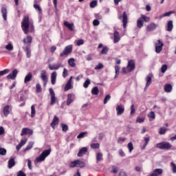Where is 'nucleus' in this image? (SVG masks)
<instances>
[{"label":"nucleus","mask_w":176,"mask_h":176,"mask_svg":"<svg viewBox=\"0 0 176 176\" xmlns=\"http://www.w3.org/2000/svg\"><path fill=\"white\" fill-rule=\"evenodd\" d=\"M127 146H128L129 153H131V152H133V150L134 149V146H133V143L129 142Z\"/></svg>","instance_id":"49530a36"},{"label":"nucleus","mask_w":176,"mask_h":176,"mask_svg":"<svg viewBox=\"0 0 176 176\" xmlns=\"http://www.w3.org/2000/svg\"><path fill=\"white\" fill-rule=\"evenodd\" d=\"M148 118H151V119H155L156 118V116L155 115V112L151 111L149 114H148Z\"/></svg>","instance_id":"338daca9"},{"label":"nucleus","mask_w":176,"mask_h":176,"mask_svg":"<svg viewBox=\"0 0 176 176\" xmlns=\"http://www.w3.org/2000/svg\"><path fill=\"white\" fill-rule=\"evenodd\" d=\"M36 91L37 93H42V87H41V84H36Z\"/></svg>","instance_id":"09e8293b"},{"label":"nucleus","mask_w":176,"mask_h":176,"mask_svg":"<svg viewBox=\"0 0 176 176\" xmlns=\"http://www.w3.org/2000/svg\"><path fill=\"white\" fill-rule=\"evenodd\" d=\"M120 71V67L118 65L115 66V79L118 78V76L119 75V72Z\"/></svg>","instance_id":"a19ab883"},{"label":"nucleus","mask_w":176,"mask_h":176,"mask_svg":"<svg viewBox=\"0 0 176 176\" xmlns=\"http://www.w3.org/2000/svg\"><path fill=\"white\" fill-rule=\"evenodd\" d=\"M144 144L142 146V149H145V148H146V145H148L150 139L149 138H144Z\"/></svg>","instance_id":"37998d69"},{"label":"nucleus","mask_w":176,"mask_h":176,"mask_svg":"<svg viewBox=\"0 0 176 176\" xmlns=\"http://www.w3.org/2000/svg\"><path fill=\"white\" fill-rule=\"evenodd\" d=\"M62 130L63 131L65 132L68 131V125L65 124H61Z\"/></svg>","instance_id":"052dcab7"},{"label":"nucleus","mask_w":176,"mask_h":176,"mask_svg":"<svg viewBox=\"0 0 176 176\" xmlns=\"http://www.w3.org/2000/svg\"><path fill=\"white\" fill-rule=\"evenodd\" d=\"M156 28H157V25L155 23H152L146 27V31L151 32L153 31V30H156Z\"/></svg>","instance_id":"aec40b11"},{"label":"nucleus","mask_w":176,"mask_h":176,"mask_svg":"<svg viewBox=\"0 0 176 176\" xmlns=\"http://www.w3.org/2000/svg\"><path fill=\"white\" fill-rule=\"evenodd\" d=\"M140 17L143 21H145V23H149L151 21V18H149V16H145L144 14H141Z\"/></svg>","instance_id":"58836bf2"},{"label":"nucleus","mask_w":176,"mask_h":176,"mask_svg":"<svg viewBox=\"0 0 176 176\" xmlns=\"http://www.w3.org/2000/svg\"><path fill=\"white\" fill-rule=\"evenodd\" d=\"M71 53H72V45H69L65 47L63 52L60 54V57L69 56Z\"/></svg>","instance_id":"39448f33"},{"label":"nucleus","mask_w":176,"mask_h":176,"mask_svg":"<svg viewBox=\"0 0 176 176\" xmlns=\"http://www.w3.org/2000/svg\"><path fill=\"white\" fill-rule=\"evenodd\" d=\"M18 72L17 69L13 70L12 73H10L7 76V79H16Z\"/></svg>","instance_id":"412c9836"},{"label":"nucleus","mask_w":176,"mask_h":176,"mask_svg":"<svg viewBox=\"0 0 176 176\" xmlns=\"http://www.w3.org/2000/svg\"><path fill=\"white\" fill-rule=\"evenodd\" d=\"M109 100H111V95L108 94L105 96L103 103L107 104Z\"/></svg>","instance_id":"4d7b16f0"},{"label":"nucleus","mask_w":176,"mask_h":176,"mask_svg":"<svg viewBox=\"0 0 176 176\" xmlns=\"http://www.w3.org/2000/svg\"><path fill=\"white\" fill-rule=\"evenodd\" d=\"M6 150L3 148H1L0 146V155H1V156H5V155H6Z\"/></svg>","instance_id":"13d9d810"},{"label":"nucleus","mask_w":176,"mask_h":176,"mask_svg":"<svg viewBox=\"0 0 176 176\" xmlns=\"http://www.w3.org/2000/svg\"><path fill=\"white\" fill-rule=\"evenodd\" d=\"M34 146V142H30L26 148L24 150V152H27V151H30Z\"/></svg>","instance_id":"ea45409f"},{"label":"nucleus","mask_w":176,"mask_h":176,"mask_svg":"<svg viewBox=\"0 0 176 176\" xmlns=\"http://www.w3.org/2000/svg\"><path fill=\"white\" fill-rule=\"evenodd\" d=\"M1 16L5 21L8 20V9L6 7L1 8Z\"/></svg>","instance_id":"f3484780"},{"label":"nucleus","mask_w":176,"mask_h":176,"mask_svg":"<svg viewBox=\"0 0 176 176\" xmlns=\"http://www.w3.org/2000/svg\"><path fill=\"white\" fill-rule=\"evenodd\" d=\"M86 166V164L83 161H80L79 160H76L73 162H72L69 164V167L72 168H74L75 167H80L81 168L85 167Z\"/></svg>","instance_id":"20e7f679"},{"label":"nucleus","mask_w":176,"mask_h":176,"mask_svg":"<svg viewBox=\"0 0 176 176\" xmlns=\"http://www.w3.org/2000/svg\"><path fill=\"white\" fill-rule=\"evenodd\" d=\"M58 117L57 116H54V119L52 120V122H51V126L52 129H54V127H56V126H57V124H58Z\"/></svg>","instance_id":"cd10ccee"},{"label":"nucleus","mask_w":176,"mask_h":176,"mask_svg":"<svg viewBox=\"0 0 176 176\" xmlns=\"http://www.w3.org/2000/svg\"><path fill=\"white\" fill-rule=\"evenodd\" d=\"M98 93H100V90H98V87H94L92 89H91V94L94 96H98Z\"/></svg>","instance_id":"4c0bfd02"},{"label":"nucleus","mask_w":176,"mask_h":176,"mask_svg":"<svg viewBox=\"0 0 176 176\" xmlns=\"http://www.w3.org/2000/svg\"><path fill=\"white\" fill-rule=\"evenodd\" d=\"M32 80V73H28L24 79V83L27 84Z\"/></svg>","instance_id":"c85d7f7f"},{"label":"nucleus","mask_w":176,"mask_h":176,"mask_svg":"<svg viewBox=\"0 0 176 176\" xmlns=\"http://www.w3.org/2000/svg\"><path fill=\"white\" fill-rule=\"evenodd\" d=\"M97 3H98L97 0H94L90 3L89 6L90 8H96V6H97Z\"/></svg>","instance_id":"5fc2aeb1"},{"label":"nucleus","mask_w":176,"mask_h":176,"mask_svg":"<svg viewBox=\"0 0 176 176\" xmlns=\"http://www.w3.org/2000/svg\"><path fill=\"white\" fill-rule=\"evenodd\" d=\"M75 100V95L72 94H67V105L69 106L72 102H74V100Z\"/></svg>","instance_id":"2eb2a0df"},{"label":"nucleus","mask_w":176,"mask_h":176,"mask_svg":"<svg viewBox=\"0 0 176 176\" xmlns=\"http://www.w3.org/2000/svg\"><path fill=\"white\" fill-rule=\"evenodd\" d=\"M21 28L25 35H28L29 32H34V24L30 23V18L28 16H25L23 19Z\"/></svg>","instance_id":"f257e3e1"},{"label":"nucleus","mask_w":176,"mask_h":176,"mask_svg":"<svg viewBox=\"0 0 176 176\" xmlns=\"http://www.w3.org/2000/svg\"><path fill=\"white\" fill-rule=\"evenodd\" d=\"M153 78V74H148L146 76V78H145L146 86L144 87V91H146V89H148L152 84V78Z\"/></svg>","instance_id":"423d86ee"},{"label":"nucleus","mask_w":176,"mask_h":176,"mask_svg":"<svg viewBox=\"0 0 176 176\" xmlns=\"http://www.w3.org/2000/svg\"><path fill=\"white\" fill-rule=\"evenodd\" d=\"M72 79L73 77L71 76L67 82L66 83L65 87V91H68V90H71V89H72Z\"/></svg>","instance_id":"dca6fc26"},{"label":"nucleus","mask_w":176,"mask_h":176,"mask_svg":"<svg viewBox=\"0 0 176 176\" xmlns=\"http://www.w3.org/2000/svg\"><path fill=\"white\" fill-rule=\"evenodd\" d=\"M102 68H104V65H102V63H98L94 68V69H96V71L98 70V69H102Z\"/></svg>","instance_id":"3c124183"},{"label":"nucleus","mask_w":176,"mask_h":176,"mask_svg":"<svg viewBox=\"0 0 176 176\" xmlns=\"http://www.w3.org/2000/svg\"><path fill=\"white\" fill-rule=\"evenodd\" d=\"M64 26L67 27V28H68V30H69L70 31H74V23H68V21H65Z\"/></svg>","instance_id":"bb28decb"},{"label":"nucleus","mask_w":176,"mask_h":176,"mask_svg":"<svg viewBox=\"0 0 176 176\" xmlns=\"http://www.w3.org/2000/svg\"><path fill=\"white\" fill-rule=\"evenodd\" d=\"M23 45H26V46H31V43H32V36H27L26 38H24L23 39Z\"/></svg>","instance_id":"ddd939ff"},{"label":"nucleus","mask_w":176,"mask_h":176,"mask_svg":"<svg viewBox=\"0 0 176 176\" xmlns=\"http://www.w3.org/2000/svg\"><path fill=\"white\" fill-rule=\"evenodd\" d=\"M164 89L166 93H171V91L173 90V86L171 84H166L164 85Z\"/></svg>","instance_id":"c756f323"},{"label":"nucleus","mask_w":176,"mask_h":176,"mask_svg":"<svg viewBox=\"0 0 176 176\" xmlns=\"http://www.w3.org/2000/svg\"><path fill=\"white\" fill-rule=\"evenodd\" d=\"M15 164L16 162H14V159H10V160L8 161V168H12V167H14Z\"/></svg>","instance_id":"f704fd0d"},{"label":"nucleus","mask_w":176,"mask_h":176,"mask_svg":"<svg viewBox=\"0 0 176 176\" xmlns=\"http://www.w3.org/2000/svg\"><path fill=\"white\" fill-rule=\"evenodd\" d=\"M32 129H30L28 128L22 129L21 135H32Z\"/></svg>","instance_id":"4468645a"},{"label":"nucleus","mask_w":176,"mask_h":176,"mask_svg":"<svg viewBox=\"0 0 176 176\" xmlns=\"http://www.w3.org/2000/svg\"><path fill=\"white\" fill-rule=\"evenodd\" d=\"M113 43H118L119 41H120V35H119V32L118 31H114L113 33Z\"/></svg>","instance_id":"4be33fe9"},{"label":"nucleus","mask_w":176,"mask_h":176,"mask_svg":"<svg viewBox=\"0 0 176 176\" xmlns=\"http://www.w3.org/2000/svg\"><path fill=\"white\" fill-rule=\"evenodd\" d=\"M36 111L35 110V104L31 106V118H35Z\"/></svg>","instance_id":"e433bc0d"},{"label":"nucleus","mask_w":176,"mask_h":176,"mask_svg":"<svg viewBox=\"0 0 176 176\" xmlns=\"http://www.w3.org/2000/svg\"><path fill=\"white\" fill-rule=\"evenodd\" d=\"M49 91L51 96L50 105H54V104H56V101H57V98H56V94L54 93L53 88H50Z\"/></svg>","instance_id":"6e6552de"},{"label":"nucleus","mask_w":176,"mask_h":176,"mask_svg":"<svg viewBox=\"0 0 176 176\" xmlns=\"http://www.w3.org/2000/svg\"><path fill=\"white\" fill-rule=\"evenodd\" d=\"M34 9H36V10H38L39 13H42V8H41V6H39V5H38V4H34Z\"/></svg>","instance_id":"680f3d73"},{"label":"nucleus","mask_w":176,"mask_h":176,"mask_svg":"<svg viewBox=\"0 0 176 176\" xmlns=\"http://www.w3.org/2000/svg\"><path fill=\"white\" fill-rule=\"evenodd\" d=\"M170 165L172 166V171L173 173H174L175 174L176 173V164L174 162H171Z\"/></svg>","instance_id":"e2e57ef3"},{"label":"nucleus","mask_w":176,"mask_h":176,"mask_svg":"<svg viewBox=\"0 0 176 176\" xmlns=\"http://www.w3.org/2000/svg\"><path fill=\"white\" fill-rule=\"evenodd\" d=\"M135 68V63L134 60H129L128 65L126 66V69L128 72H131V71H134Z\"/></svg>","instance_id":"9b49d317"},{"label":"nucleus","mask_w":176,"mask_h":176,"mask_svg":"<svg viewBox=\"0 0 176 176\" xmlns=\"http://www.w3.org/2000/svg\"><path fill=\"white\" fill-rule=\"evenodd\" d=\"M134 113H135V108H134V104H131L130 116H134Z\"/></svg>","instance_id":"6e6d98bb"},{"label":"nucleus","mask_w":176,"mask_h":176,"mask_svg":"<svg viewBox=\"0 0 176 176\" xmlns=\"http://www.w3.org/2000/svg\"><path fill=\"white\" fill-rule=\"evenodd\" d=\"M175 14V11L171 10V11L165 12V13L164 14V17H167V16H171V14Z\"/></svg>","instance_id":"603ef678"},{"label":"nucleus","mask_w":176,"mask_h":176,"mask_svg":"<svg viewBox=\"0 0 176 176\" xmlns=\"http://www.w3.org/2000/svg\"><path fill=\"white\" fill-rule=\"evenodd\" d=\"M88 148L87 147H83L81 149L79 150L77 156L78 157H82V156H83V155H85V153H86V152H87Z\"/></svg>","instance_id":"b1692460"},{"label":"nucleus","mask_w":176,"mask_h":176,"mask_svg":"<svg viewBox=\"0 0 176 176\" xmlns=\"http://www.w3.org/2000/svg\"><path fill=\"white\" fill-rule=\"evenodd\" d=\"M57 79V72H54L51 74V83L52 85H56V80Z\"/></svg>","instance_id":"393cba45"},{"label":"nucleus","mask_w":176,"mask_h":176,"mask_svg":"<svg viewBox=\"0 0 176 176\" xmlns=\"http://www.w3.org/2000/svg\"><path fill=\"white\" fill-rule=\"evenodd\" d=\"M10 111H12V108H10V106L6 105L4 107L3 112L5 118H8L9 113H10Z\"/></svg>","instance_id":"a211bd4d"},{"label":"nucleus","mask_w":176,"mask_h":176,"mask_svg":"<svg viewBox=\"0 0 176 176\" xmlns=\"http://www.w3.org/2000/svg\"><path fill=\"white\" fill-rule=\"evenodd\" d=\"M166 131H167V129L164 127H162L160 129L159 134H160L161 135H163V134H166Z\"/></svg>","instance_id":"de8ad7c7"},{"label":"nucleus","mask_w":176,"mask_h":176,"mask_svg":"<svg viewBox=\"0 0 176 176\" xmlns=\"http://www.w3.org/2000/svg\"><path fill=\"white\" fill-rule=\"evenodd\" d=\"M122 23H123V28H126L127 27V13L126 12H123L122 16H119V20H122Z\"/></svg>","instance_id":"9d476101"},{"label":"nucleus","mask_w":176,"mask_h":176,"mask_svg":"<svg viewBox=\"0 0 176 176\" xmlns=\"http://www.w3.org/2000/svg\"><path fill=\"white\" fill-rule=\"evenodd\" d=\"M173 28H174L173 21H168L166 31H168V32H171V31H173Z\"/></svg>","instance_id":"7c9ffc66"},{"label":"nucleus","mask_w":176,"mask_h":176,"mask_svg":"<svg viewBox=\"0 0 176 176\" xmlns=\"http://www.w3.org/2000/svg\"><path fill=\"white\" fill-rule=\"evenodd\" d=\"M172 146H173L171 145V144H170V142H163L157 143L156 144V148H157L158 149H162L165 151H170Z\"/></svg>","instance_id":"7ed1b4c3"},{"label":"nucleus","mask_w":176,"mask_h":176,"mask_svg":"<svg viewBox=\"0 0 176 176\" xmlns=\"http://www.w3.org/2000/svg\"><path fill=\"white\" fill-rule=\"evenodd\" d=\"M109 50V48H108V47H107V46L103 47L100 52V54H107Z\"/></svg>","instance_id":"79ce46f5"},{"label":"nucleus","mask_w":176,"mask_h":176,"mask_svg":"<svg viewBox=\"0 0 176 176\" xmlns=\"http://www.w3.org/2000/svg\"><path fill=\"white\" fill-rule=\"evenodd\" d=\"M86 134H87V132H81L79 135H78L77 138H84Z\"/></svg>","instance_id":"0e129e2a"},{"label":"nucleus","mask_w":176,"mask_h":176,"mask_svg":"<svg viewBox=\"0 0 176 176\" xmlns=\"http://www.w3.org/2000/svg\"><path fill=\"white\" fill-rule=\"evenodd\" d=\"M109 171L112 174H118V171H119V168L116 166H112L109 168Z\"/></svg>","instance_id":"473e14b6"},{"label":"nucleus","mask_w":176,"mask_h":176,"mask_svg":"<svg viewBox=\"0 0 176 176\" xmlns=\"http://www.w3.org/2000/svg\"><path fill=\"white\" fill-rule=\"evenodd\" d=\"M167 71V65H163L161 67V72L164 74Z\"/></svg>","instance_id":"bf43d9fd"},{"label":"nucleus","mask_w":176,"mask_h":176,"mask_svg":"<svg viewBox=\"0 0 176 176\" xmlns=\"http://www.w3.org/2000/svg\"><path fill=\"white\" fill-rule=\"evenodd\" d=\"M137 27L138 28H142V27H144V21L142 17H140L137 20Z\"/></svg>","instance_id":"2f4dec72"},{"label":"nucleus","mask_w":176,"mask_h":176,"mask_svg":"<svg viewBox=\"0 0 176 176\" xmlns=\"http://www.w3.org/2000/svg\"><path fill=\"white\" fill-rule=\"evenodd\" d=\"M96 163H98V162H101V160H102V153H96Z\"/></svg>","instance_id":"c9c22d12"},{"label":"nucleus","mask_w":176,"mask_h":176,"mask_svg":"<svg viewBox=\"0 0 176 176\" xmlns=\"http://www.w3.org/2000/svg\"><path fill=\"white\" fill-rule=\"evenodd\" d=\"M85 43V41L83 39H79L76 41L77 46H81V45H83Z\"/></svg>","instance_id":"69168bd1"},{"label":"nucleus","mask_w":176,"mask_h":176,"mask_svg":"<svg viewBox=\"0 0 176 176\" xmlns=\"http://www.w3.org/2000/svg\"><path fill=\"white\" fill-rule=\"evenodd\" d=\"M163 174V169L162 168H157L154 170L153 173L150 176H159Z\"/></svg>","instance_id":"5701e85b"},{"label":"nucleus","mask_w":176,"mask_h":176,"mask_svg":"<svg viewBox=\"0 0 176 176\" xmlns=\"http://www.w3.org/2000/svg\"><path fill=\"white\" fill-rule=\"evenodd\" d=\"M163 46H164L163 42H162L161 40H158L157 43H155V52L157 53H160V52L163 50Z\"/></svg>","instance_id":"1a4fd4ad"},{"label":"nucleus","mask_w":176,"mask_h":176,"mask_svg":"<svg viewBox=\"0 0 176 176\" xmlns=\"http://www.w3.org/2000/svg\"><path fill=\"white\" fill-rule=\"evenodd\" d=\"M91 148L92 149H98V148H100V144L93 143V144H91Z\"/></svg>","instance_id":"8fccbe9b"},{"label":"nucleus","mask_w":176,"mask_h":176,"mask_svg":"<svg viewBox=\"0 0 176 176\" xmlns=\"http://www.w3.org/2000/svg\"><path fill=\"white\" fill-rule=\"evenodd\" d=\"M16 176H27V175H25V173L23 172V170H19L17 173V175Z\"/></svg>","instance_id":"774afa93"},{"label":"nucleus","mask_w":176,"mask_h":176,"mask_svg":"<svg viewBox=\"0 0 176 176\" xmlns=\"http://www.w3.org/2000/svg\"><path fill=\"white\" fill-rule=\"evenodd\" d=\"M117 116H120L124 113V104H117L116 107Z\"/></svg>","instance_id":"0eeeda50"},{"label":"nucleus","mask_w":176,"mask_h":176,"mask_svg":"<svg viewBox=\"0 0 176 176\" xmlns=\"http://www.w3.org/2000/svg\"><path fill=\"white\" fill-rule=\"evenodd\" d=\"M22 49L25 52L26 57L30 58L31 57V50L30 49V46L23 47Z\"/></svg>","instance_id":"a878e982"},{"label":"nucleus","mask_w":176,"mask_h":176,"mask_svg":"<svg viewBox=\"0 0 176 176\" xmlns=\"http://www.w3.org/2000/svg\"><path fill=\"white\" fill-rule=\"evenodd\" d=\"M6 50H8V52H12L14 49L13 45L12 43H8L7 45H6Z\"/></svg>","instance_id":"c03bdc74"},{"label":"nucleus","mask_w":176,"mask_h":176,"mask_svg":"<svg viewBox=\"0 0 176 176\" xmlns=\"http://www.w3.org/2000/svg\"><path fill=\"white\" fill-rule=\"evenodd\" d=\"M64 65L61 63H56L54 65H50L49 68L50 71H57V69H60V68H63Z\"/></svg>","instance_id":"f8f14e48"},{"label":"nucleus","mask_w":176,"mask_h":176,"mask_svg":"<svg viewBox=\"0 0 176 176\" xmlns=\"http://www.w3.org/2000/svg\"><path fill=\"white\" fill-rule=\"evenodd\" d=\"M90 83H91L90 79L87 78L83 83V87H85V89H87L89 87V85H90Z\"/></svg>","instance_id":"a18cd8bd"},{"label":"nucleus","mask_w":176,"mask_h":176,"mask_svg":"<svg viewBox=\"0 0 176 176\" xmlns=\"http://www.w3.org/2000/svg\"><path fill=\"white\" fill-rule=\"evenodd\" d=\"M52 152V149H48L43 151V153L40 155L39 157H36L34 160V164H38V163H41V162H45L46 157L50 155V153Z\"/></svg>","instance_id":"f03ea898"},{"label":"nucleus","mask_w":176,"mask_h":176,"mask_svg":"<svg viewBox=\"0 0 176 176\" xmlns=\"http://www.w3.org/2000/svg\"><path fill=\"white\" fill-rule=\"evenodd\" d=\"M9 69L0 71V76H3V75H6V74H9Z\"/></svg>","instance_id":"864d4df0"},{"label":"nucleus","mask_w":176,"mask_h":176,"mask_svg":"<svg viewBox=\"0 0 176 176\" xmlns=\"http://www.w3.org/2000/svg\"><path fill=\"white\" fill-rule=\"evenodd\" d=\"M68 64L72 68L76 67V63H75V58H72L68 60Z\"/></svg>","instance_id":"72a5a7b5"},{"label":"nucleus","mask_w":176,"mask_h":176,"mask_svg":"<svg viewBox=\"0 0 176 176\" xmlns=\"http://www.w3.org/2000/svg\"><path fill=\"white\" fill-rule=\"evenodd\" d=\"M40 77L43 81L48 80L49 78H47V72H46V70H42L40 74Z\"/></svg>","instance_id":"6ab92c4d"}]
</instances>
